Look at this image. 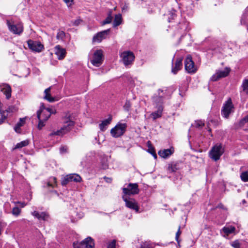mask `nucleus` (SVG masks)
<instances>
[{
    "mask_svg": "<svg viewBox=\"0 0 248 248\" xmlns=\"http://www.w3.org/2000/svg\"><path fill=\"white\" fill-rule=\"evenodd\" d=\"M164 92V90L159 89L158 94L155 95L153 97L154 105L157 110L150 114L149 119L155 120L161 116L163 110V98L165 97L163 94Z\"/></svg>",
    "mask_w": 248,
    "mask_h": 248,
    "instance_id": "f257e3e1",
    "label": "nucleus"
},
{
    "mask_svg": "<svg viewBox=\"0 0 248 248\" xmlns=\"http://www.w3.org/2000/svg\"><path fill=\"white\" fill-rule=\"evenodd\" d=\"M55 113V109L51 108H46L43 104L37 113V117L39 120L38 124H43L48 120L51 114Z\"/></svg>",
    "mask_w": 248,
    "mask_h": 248,
    "instance_id": "f03ea898",
    "label": "nucleus"
},
{
    "mask_svg": "<svg viewBox=\"0 0 248 248\" xmlns=\"http://www.w3.org/2000/svg\"><path fill=\"white\" fill-rule=\"evenodd\" d=\"M6 24L10 31L14 34L20 35L23 31V24L20 22H15L13 19H7Z\"/></svg>",
    "mask_w": 248,
    "mask_h": 248,
    "instance_id": "7ed1b4c3",
    "label": "nucleus"
},
{
    "mask_svg": "<svg viewBox=\"0 0 248 248\" xmlns=\"http://www.w3.org/2000/svg\"><path fill=\"white\" fill-rule=\"evenodd\" d=\"M224 153L221 144H217L214 146L209 152V156L215 161L218 160Z\"/></svg>",
    "mask_w": 248,
    "mask_h": 248,
    "instance_id": "20e7f679",
    "label": "nucleus"
},
{
    "mask_svg": "<svg viewBox=\"0 0 248 248\" xmlns=\"http://www.w3.org/2000/svg\"><path fill=\"white\" fill-rule=\"evenodd\" d=\"M233 111V105L231 99L229 98L223 104L221 109V115L225 118H228L229 115Z\"/></svg>",
    "mask_w": 248,
    "mask_h": 248,
    "instance_id": "39448f33",
    "label": "nucleus"
},
{
    "mask_svg": "<svg viewBox=\"0 0 248 248\" xmlns=\"http://www.w3.org/2000/svg\"><path fill=\"white\" fill-rule=\"evenodd\" d=\"M122 198L125 202V206L131 210L139 212V206L137 202L133 198L126 195H123Z\"/></svg>",
    "mask_w": 248,
    "mask_h": 248,
    "instance_id": "423d86ee",
    "label": "nucleus"
},
{
    "mask_svg": "<svg viewBox=\"0 0 248 248\" xmlns=\"http://www.w3.org/2000/svg\"><path fill=\"white\" fill-rule=\"evenodd\" d=\"M103 51L101 49L97 50L94 51L91 62L94 66L99 67L103 62Z\"/></svg>",
    "mask_w": 248,
    "mask_h": 248,
    "instance_id": "0eeeda50",
    "label": "nucleus"
},
{
    "mask_svg": "<svg viewBox=\"0 0 248 248\" xmlns=\"http://www.w3.org/2000/svg\"><path fill=\"white\" fill-rule=\"evenodd\" d=\"M120 57L125 66H128L132 63L135 59L133 53L129 51H125L121 53Z\"/></svg>",
    "mask_w": 248,
    "mask_h": 248,
    "instance_id": "6e6552de",
    "label": "nucleus"
},
{
    "mask_svg": "<svg viewBox=\"0 0 248 248\" xmlns=\"http://www.w3.org/2000/svg\"><path fill=\"white\" fill-rule=\"evenodd\" d=\"M185 68L186 72L190 74L195 73L197 71V67L192 61V57L188 55L184 62Z\"/></svg>",
    "mask_w": 248,
    "mask_h": 248,
    "instance_id": "1a4fd4ad",
    "label": "nucleus"
},
{
    "mask_svg": "<svg viewBox=\"0 0 248 248\" xmlns=\"http://www.w3.org/2000/svg\"><path fill=\"white\" fill-rule=\"evenodd\" d=\"M123 191L124 194L123 195L127 196L138 194L139 192L138 185L137 183H129L126 187L123 188Z\"/></svg>",
    "mask_w": 248,
    "mask_h": 248,
    "instance_id": "9d476101",
    "label": "nucleus"
},
{
    "mask_svg": "<svg viewBox=\"0 0 248 248\" xmlns=\"http://www.w3.org/2000/svg\"><path fill=\"white\" fill-rule=\"evenodd\" d=\"M81 181V177L78 174H70L65 176L62 181V185H66L70 182H80Z\"/></svg>",
    "mask_w": 248,
    "mask_h": 248,
    "instance_id": "9b49d317",
    "label": "nucleus"
},
{
    "mask_svg": "<svg viewBox=\"0 0 248 248\" xmlns=\"http://www.w3.org/2000/svg\"><path fill=\"white\" fill-rule=\"evenodd\" d=\"M27 43L29 48L33 51L40 52L44 49L43 45L39 41L29 40Z\"/></svg>",
    "mask_w": 248,
    "mask_h": 248,
    "instance_id": "f8f14e48",
    "label": "nucleus"
},
{
    "mask_svg": "<svg viewBox=\"0 0 248 248\" xmlns=\"http://www.w3.org/2000/svg\"><path fill=\"white\" fill-rule=\"evenodd\" d=\"M230 72V69L226 67L224 70H217L211 78V80L216 81L219 79L227 77Z\"/></svg>",
    "mask_w": 248,
    "mask_h": 248,
    "instance_id": "ddd939ff",
    "label": "nucleus"
},
{
    "mask_svg": "<svg viewBox=\"0 0 248 248\" xmlns=\"http://www.w3.org/2000/svg\"><path fill=\"white\" fill-rule=\"evenodd\" d=\"M126 125H116L111 129L110 133L115 138H118L122 136L125 132Z\"/></svg>",
    "mask_w": 248,
    "mask_h": 248,
    "instance_id": "4468645a",
    "label": "nucleus"
},
{
    "mask_svg": "<svg viewBox=\"0 0 248 248\" xmlns=\"http://www.w3.org/2000/svg\"><path fill=\"white\" fill-rule=\"evenodd\" d=\"M94 245L93 239L88 237L78 245H76L74 243V248H94Z\"/></svg>",
    "mask_w": 248,
    "mask_h": 248,
    "instance_id": "2eb2a0df",
    "label": "nucleus"
},
{
    "mask_svg": "<svg viewBox=\"0 0 248 248\" xmlns=\"http://www.w3.org/2000/svg\"><path fill=\"white\" fill-rule=\"evenodd\" d=\"M110 32V29H108L97 33L93 38V43H100L103 39H106Z\"/></svg>",
    "mask_w": 248,
    "mask_h": 248,
    "instance_id": "dca6fc26",
    "label": "nucleus"
},
{
    "mask_svg": "<svg viewBox=\"0 0 248 248\" xmlns=\"http://www.w3.org/2000/svg\"><path fill=\"white\" fill-rule=\"evenodd\" d=\"M55 54L57 56L58 59L62 60L65 56L66 51L64 48L59 45L56 46L55 48Z\"/></svg>",
    "mask_w": 248,
    "mask_h": 248,
    "instance_id": "f3484780",
    "label": "nucleus"
},
{
    "mask_svg": "<svg viewBox=\"0 0 248 248\" xmlns=\"http://www.w3.org/2000/svg\"><path fill=\"white\" fill-rule=\"evenodd\" d=\"M1 91L5 95L7 99H9L11 96V87L7 84H3L0 87Z\"/></svg>",
    "mask_w": 248,
    "mask_h": 248,
    "instance_id": "a211bd4d",
    "label": "nucleus"
},
{
    "mask_svg": "<svg viewBox=\"0 0 248 248\" xmlns=\"http://www.w3.org/2000/svg\"><path fill=\"white\" fill-rule=\"evenodd\" d=\"M182 59L178 58L176 60L175 65H172L171 72L174 74H176L182 67Z\"/></svg>",
    "mask_w": 248,
    "mask_h": 248,
    "instance_id": "6ab92c4d",
    "label": "nucleus"
},
{
    "mask_svg": "<svg viewBox=\"0 0 248 248\" xmlns=\"http://www.w3.org/2000/svg\"><path fill=\"white\" fill-rule=\"evenodd\" d=\"M235 231V228L234 226H225L221 230V233H222V235L225 237L226 235L228 236L230 234L234 232Z\"/></svg>",
    "mask_w": 248,
    "mask_h": 248,
    "instance_id": "aec40b11",
    "label": "nucleus"
},
{
    "mask_svg": "<svg viewBox=\"0 0 248 248\" xmlns=\"http://www.w3.org/2000/svg\"><path fill=\"white\" fill-rule=\"evenodd\" d=\"M73 125H64L60 130L54 132V133H53V134L56 135H59V136L62 135L66 133L69 131H70Z\"/></svg>",
    "mask_w": 248,
    "mask_h": 248,
    "instance_id": "412c9836",
    "label": "nucleus"
},
{
    "mask_svg": "<svg viewBox=\"0 0 248 248\" xmlns=\"http://www.w3.org/2000/svg\"><path fill=\"white\" fill-rule=\"evenodd\" d=\"M31 215L39 220H45L48 217V215L44 212L40 213L38 211H34L31 212Z\"/></svg>",
    "mask_w": 248,
    "mask_h": 248,
    "instance_id": "4be33fe9",
    "label": "nucleus"
},
{
    "mask_svg": "<svg viewBox=\"0 0 248 248\" xmlns=\"http://www.w3.org/2000/svg\"><path fill=\"white\" fill-rule=\"evenodd\" d=\"M62 120L63 122L65 124L69 123L72 124L75 123L74 116L69 112L65 113Z\"/></svg>",
    "mask_w": 248,
    "mask_h": 248,
    "instance_id": "5701e85b",
    "label": "nucleus"
},
{
    "mask_svg": "<svg viewBox=\"0 0 248 248\" xmlns=\"http://www.w3.org/2000/svg\"><path fill=\"white\" fill-rule=\"evenodd\" d=\"M173 151L171 149H164L158 152V154L160 156L166 158L169 157L173 153Z\"/></svg>",
    "mask_w": 248,
    "mask_h": 248,
    "instance_id": "b1692460",
    "label": "nucleus"
},
{
    "mask_svg": "<svg viewBox=\"0 0 248 248\" xmlns=\"http://www.w3.org/2000/svg\"><path fill=\"white\" fill-rule=\"evenodd\" d=\"M241 23L242 24L247 25L248 29V7L246 8L245 13L242 16Z\"/></svg>",
    "mask_w": 248,
    "mask_h": 248,
    "instance_id": "393cba45",
    "label": "nucleus"
},
{
    "mask_svg": "<svg viewBox=\"0 0 248 248\" xmlns=\"http://www.w3.org/2000/svg\"><path fill=\"white\" fill-rule=\"evenodd\" d=\"M122 18L121 14L116 15L113 21V27H116L120 25L122 23Z\"/></svg>",
    "mask_w": 248,
    "mask_h": 248,
    "instance_id": "a878e982",
    "label": "nucleus"
},
{
    "mask_svg": "<svg viewBox=\"0 0 248 248\" xmlns=\"http://www.w3.org/2000/svg\"><path fill=\"white\" fill-rule=\"evenodd\" d=\"M50 88H48L47 89H46L45 90V96L44 97V98L46 100H47V101H48L49 102H53L54 101H55V99L54 97H48V94H49L50 93Z\"/></svg>",
    "mask_w": 248,
    "mask_h": 248,
    "instance_id": "bb28decb",
    "label": "nucleus"
},
{
    "mask_svg": "<svg viewBox=\"0 0 248 248\" xmlns=\"http://www.w3.org/2000/svg\"><path fill=\"white\" fill-rule=\"evenodd\" d=\"M241 88L243 91L247 94H248V78H245L242 82Z\"/></svg>",
    "mask_w": 248,
    "mask_h": 248,
    "instance_id": "cd10ccee",
    "label": "nucleus"
},
{
    "mask_svg": "<svg viewBox=\"0 0 248 248\" xmlns=\"http://www.w3.org/2000/svg\"><path fill=\"white\" fill-rule=\"evenodd\" d=\"M29 143V141L28 140H23L17 143L15 147V149H19L23 147L27 146Z\"/></svg>",
    "mask_w": 248,
    "mask_h": 248,
    "instance_id": "c85d7f7f",
    "label": "nucleus"
},
{
    "mask_svg": "<svg viewBox=\"0 0 248 248\" xmlns=\"http://www.w3.org/2000/svg\"><path fill=\"white\" fill-rule=\"evenodd\" d=\"M112 11H110L108 14V17L106 19L103 21L102 24L105 25L107 24L110 23L112 21Z\"/></svg>",
    "mask_w": 248,
    "mask_h": 248,
    "instance_id": "c756f323",
    "label": "nucleus"
},
{
    "mask_svg": "<svg viewBox=\"0 0 248 248\" xmlns=\"http://www.w3.org/2000/svg\"><path fill=\"white\" fill-rule=\"evenodd\" d=\"M240 178L244 182H248V171L242 172L240 174Z\"/></svg>",
    "mask_w": 248,
    "mask_h": 248,
    "instance_id": "7c9ffc66",
    "label": "nucleus"
},
{
    "mask_svg": "<svg viewBox=\"0 0 248 248\" xmlns=\"http://www.w3.org/2000/svg\"><path fill=\"white\" fill-rule=\"evenodd\" d=\"M48 186L54 187L57 186L56 178L55 177H52L50 179L49 181L47 183Z\"/></svg>",
    "mask_w": 248,
    "mask_h": 248,
    "instance_id": "2f4dec72",
    "label": "nucleus"
},
{
    "mask_svg": "<svg viewBox=\"0 0 248 248\" xmlns=\"http://www.w3.org/2000/svg\"><path fill=\"white\" fill-rule=\"evenodd\" d=\"M21 213V209L17 207H15L12 209V214L16 216H18Z\"/></svg>",
    "mask_w": 248,
    "mask_h": 248,
    "instance_id": "473e14b6",
    "label": "nucleus"
},
{
    "mask_svg": "<svg viewBox=\"0 0 248 248\" xmlns=\"http://www.w3.org/2000/svg\"><path fill=\"white\" fill-rule=\"evenodd\" d=\"M65 32L62 31H59L56 38L58 40H63L64 38L65 37Z\"/></svg>",
    "mask_w": 248,
    "mask_h": 248,
    "instance_id": "72a5a7b5",
    "label": "nucleus"
},
{
    "mask_svg": "<svg viewBox=\"0 0 248 248\" xmlns=\"http://www.w3.org/2000/svg\"><path fill=\"white\" fill-rule=\"evenodd\" d=\"M7 112L5 111H0V124L3 122L7 117Z\"/></svg>",
    "mask_w": 248,
    "mask_h": 248,
    "instance_id": "f704fd0d",
    "label": "nucleus"
},
{
    "mask_svg": "<svg viewBox=\"0 0 248 248\" xmlns=\"http://www.w3.org/2000/svg\"><path fill=\"white\" fill-rule=\"evenodd\" d=\"M7 112L5 111H0V124L3 122L7 117Z\"/></svg>",
    "mask_w": 248,
    "mask_h": 248,
    "instance_id": "c9c22d12",
    "label": "nucleus"
},
{
    "mask_svg": "<svg viewBox=\"0 0 248 248\" xmlns=\"http://www.w3.org/2000/svg\"><path fill=\"white\" fill-rule=\"evenodd\" d=\"M30 120V119L28 117H25L24 118H21L19 119V122L17 124H22L26 123H29L30 122L28 120Z\"/></svg>",
    "mask_w": 248,
    "mask_h": 248,
    "instance_id": "e433bc0d",
    "label": "nucleus"
},
{
    "mask_svg": "<svg viewBox=\"0 0 248 248\" xmlns=\"http://www.w3.org/2000/svg\"><path fill=\"white\" fill-rule=\"evenodd\" d=\"M148 151L150 153H151L152 155H153V156L155 157H157L156 154L155 153V152L154 149V148L152 146H148Z\"/></svg>",
    "mask_w": 248,
    "mask_h": 248,
    "instance_id": "4c0bfd02",
    "label": "nucleus"
},
{
    "mask_svg": "<svg viewBox=\"0 0 248 248\" xmlns=\"http://www.w3.org/2000/svg\"><path fill=\"white\" fill-rule=\"evenodd\" d=\"M23 125H16L14 129L15 131L18 133H22L21 126Z\"/></svg>",
    "mask_w": 248,
    "mask_h": 248,
    "instance_id": "58836bf2",
    "label": "nucleus"
},
{
    "mask_svg": "<svg viewBox=\"0 0 248 248\" xmlns=\"http://www.w3.org/2000/svg\"><path fill=\"white\" fill-rule=\"evenodd\" d=\"M231 245L234 248H240V244L238 240L234 241L232 243Z\"/></svg>",
    "mask_w": 248,
    "mask_h": 248,
    "instance_id": "ea45409f",
    "label": "nucleus"
},
{
    "mask_svg": "<svg viewBox=\"0 0 248 248\" xmlns=\"http://www.w3.org/2000/svg\"><path fill=\"white\" fill-rule=\"evenodd\" d=\"M181 234V231H180V226H179L178 230L177 232L176 233V235H175V240L177 241V242L178 243H179V237Z\"/></svg>",
    "mask_w": 248,
    "mask_h": 248,
    "instance_id": "a19ab883",
    "label": "nucleus"
},
{
    "mask_svg": "<svg viewBox=\"0 0 248 248\" xmlns=\"http://www.w3.org/2000/svg\"><path fill=\"white\" fill-rule=\"evenodd\" d=\"M111 120L112 117L111 116H109L108 119L103 121L101 124H109V123H111Z\"/></svg>",
    "mask_w": 248,
    "mask_h": 248,
    "instance_id": "79ce46f5",
    "label": "nucleus"
},
{
    "mask_svg": "<svg viewBox=\"0 0 248 248\" xmlns=\"http://www.w3.org/2000/svg\"><path fill=\"white\" fill-rule=\"evenodd\" d=\"M131 107V104L129 101H126L124 106V108L128 111Z\"/></svg>",
    "mask_w": 248,
    "mask_h": 248,
    "instance_id": "37998d69",
    "label": "nucleus"
},
{
    "mask_svg": "<svg viewBox=\"0 0 248 248\" xmlns=\"http://www.w3.org/2000/svg\"><path fill=\"white\" fill-rule=\"evenodd\" d=\"M81 21H82V20L81 19H78L75 20V21H72L71 22V23L73 25L78 26L80 23V22Z\"/></svg>",
    "mask_w": 248,
    "mask_h": 248,
    "instance_id": "c03bdc74",
    "label": "nucleus"
},
{
    "mask_svg": "<svg viewBox=\"0 0 248 248\" xmlns=\"http://www.w3.org/2000/svg\"><path fill=\"white\" fill-rule=\"evenodd\" d=\"M176 168L175 166H170L168 167V171L170 172H172L175 171L176 170Z\"/></svg>",
    "mask_w": 248,
    "mask_h": 248,
    "instance_id": "a18cd8bd",
    "label": "nucleus"
},
{
    "mask_svg": "<svg viewBox=\"0 0 248 248\" xmlns=\"http://www.w3.org/2000/svg\"><path fill=\"white\" fill-rule=\"evenodd\" d=\"M170 15L171 18L170 17H168V21L169 22L171 21V19H173L176 16V14L174 11L170 12Z\"/></svg>",
    "mask_w": 248,
    "mask_h": 248,
    "instance_id": "49530a36",
    "label": "nucleus"
},
{
    "mask_svg": "<svg viewBox=\"0 0 248 248\" xmlns=\"http://www.w3.org/2000/svg\"><path fill=\"white\" fill-rule=\"evenodd\" d=\"M102 169L106 170L108 168V164L107 161H105L102 163L101 165Z\"/></svg>",
    "mask_w": 248,
    "mask_h": 248,
    "instance_id": "de8ad7c7",
    "label": "nucleus"
},
{
    "mask_svg": "<svg viewBox=\"0 0 248 248\" xmlns=\"http://www.w3.org/2000/svg\"><path fill=\"white\" fill-rule=\"evenodd\" d=\"M115 241H113L110 244H108L107 248H115Z\"/></svg>",
    "mask_w": 248,
    "mask_h": 248,
    "instance_id": "09e8293b",
    "label": "nucleus"
},
{
    "mask_svg": "<svg viewBox=\"0 0 248 248\" xmlns=\"http://www.w3.org/2000/svg\"><path fill=\"white\" fill-rule=\"evenodd\" d=\"M67 5H71L72 4L74 0H63Z\"/></svg>",
    "mask_w": 248,
    "mask_h": 248,
    "instance_id": "8fccbe9b",
    "label": "nucleus"
},
{
    "mask_svg": "<svg viewBox=\"0 0 248 248\" xmlns=\"http://www.w3.org/2000/svg\"><path fill=\"white\" fill-rule=\"evenodd\" d=\"M67 147L65 146H62L60 148V151L61 153H64L66 151Z\"/></svg>",
    "mask_w": 248,
    "mask_h": 248,
    "instance_id": "3c124183",
    "label": "nucleus"
},
{
    "mask_svg": "<svg viewBox=\"0 0 248 248\" xmlns=\"http://www.w3.org/2000/svg\"><path fill=\"white\" fill-rule=\"evenodd\" d=\"M100 125V129L102 131H104L107 129V125Z\"/></svg>",
    "mask_w": 248,
    "mask_h": 248,
    "instance_id": "603ef678",
    "label": "nucleus"
},
{
    "mask_svg": "<svg viewBox=\"0 0 248 248\" xmlns=\"http://www.w3.org/2000/svg\"><path fill=\"white\" fill-rule=\"evenodd\" d=\"M140 248H151V247L148 244H144Z\"/></svg>",
    "mask_w": 248,
    "mask_h": 248,
    "instance_id": "864d4df0",
    "label": "nucleus"
},
{
    "mask_svg": "<svg viewBox=\"0 0 248 248\" xmlns=\"http://www.w3.org/2000/svg\"><path fill=\"white\" fill-rule=\"evenodd\" d=\"M217 208H221V209H223L224 210H227L226 208H225L224 205L221 204V203H220L217 206Z\"/></svg>",
    "mask_w": 248,
    "mask_h": 248,
    "instance_id": "5fc2aeb1",
    "label": "nucleus"
},
{
    "mask_svg": "<svg viewBox=\"0 0 248 248\" xmlns=\"http://www.w3.org/2000/svg\"><path fill=\"white\" fill-rule=\"evenodd\" d=\"M243 122L244 123H248V115L245 117L243 120Z\"/></svg>",
    "mask_w": 248,
    "mask_h": 248,
    "instance_id": "6e6d98bb",
    "label": "nucleus"
},
{
    "mask_svg": "<svg viewBox=\"0 0 248 248\" xmlns=\"http://www.w3.org/2000/svg\"><path fill=\"white\" fill-rule=\"evenodd\" d=\"M196 124H204V122H202V120H197L195 121Z\"/></svg>",
    "mask_w": 248,
    "mask_h": 248,
    "instance_id": "4d7b16f0",
    "label": "nucleus"
},
{
    "mask_svg": "<svg viewBox=\"0 0 248 248\" xmlns=\"http://www.w3.org/2000/svg\"><path fill=\"white\" fill-rule=\"evenodd\" d=\"M17 203L20 204V206L22 207H24L26 205V204L24 202H18Z\"/></svg>",
    "mask_w": 248,
    "mask_h": 248,
    "instance_id": "13d9d810",
    "label": "nucleus"
},
{
    "mask_svg": "<svg viewBox=\"0 0 248 248\" xmlns=\"http://www.w3.org/2000/svg\"><path fill=\"white\" fill-rule=\"evenodd\" d=\"M38 125V129H39V130H41L43 126H44L45 125Z\"/></svg>",
    "mask_w": 248,
    "mask_h": 248,
    "instance_id": "bf43d9fd",
    "label": "nucleus"
},
{
    "mask_svg": "<svg viewBox=\"0 0 248 248\" xmlns=\"http://www.w3.org/2000/svg\"><path fill=\"white\" fill-rule=\"evenodd\" d=\"M104 178L107 179L106 181L108 182H110L111 181V179L110 178H107V177H105Z\"/></svg>",
    "mask_w": 248,
    "mask_h": 248,
    "instance_id": "052dcab7",
    "label": "nucleus"
},
{
    "mask_svg": "<svg viewBox=\"0 0 248 248\" xmlns=\"http://www.w3.org/2000/svg\"><path fill=\"white\" fill-rule=\"evenodd\" d=\"M147 145H148V146H150V147H151V146H152V144H151V141H148L147 142Z\"/></svg>",
    "mask_w": 248,
    "mask_h": 248,
    "instance_id": "680f3d73",
    "label": "nucleus"
},
{
    "mask_svg": "<svg viewBox=\"0 0 248 248\" xmlns=\"http://www.w3.org/2000/svg\"><path fill=\"white\" fill-rule=\"evenodd\" d=\"M1 103L0 102V110H1Z\"/></svg>",
    "mask_w": 248,
    "mask_h": 248,
    "instance_id": "e2e57ef3",
    "label": "nucleus"
},
{
    "mask_svg": "<svg viewBox=\"0 0 248 248\" xmlns=\"http://www.w3.org/2000/svg\"><path fill=\"white\" fill-rule=\"evenodd\" d=\"M48 97H51V95H50V93H49V94H48Z\"/></svg>",
    "mask_w": 248,
    "mask_h": 248,
    "instance_id": "0e129e2a",
    "label": "nucleus"
},
{
    "mask_svg": "<svg viewBox=\"0 0 248 248\" xmlns=\"http://www.w3.org/2000/svg\"><path fill=\"white\" fill-rule=\"evenodd\" d=\"M198 125V127H200V126H201L202 125L199 124V125Z\"/></svg>",
    "mask_w": 248,
    "mask_h": 248,
    "instance_id": "69168bd1",
    "label": "nucleus"
},
{
    "mask_svg": "<svg viewBox=\"0 0 248 248\" xmlns=\"http://www.w3.org/2000/svg\"><path fill=\"white\" fill-rule=\"evenodd\" d=\"M247 196H248V191Z\"/></svg>",
    "mask_w": 248,
    "mask_h": 248,
    "instance_id": "338daca9",
    "label": "nucleus"
}]
</instances>
